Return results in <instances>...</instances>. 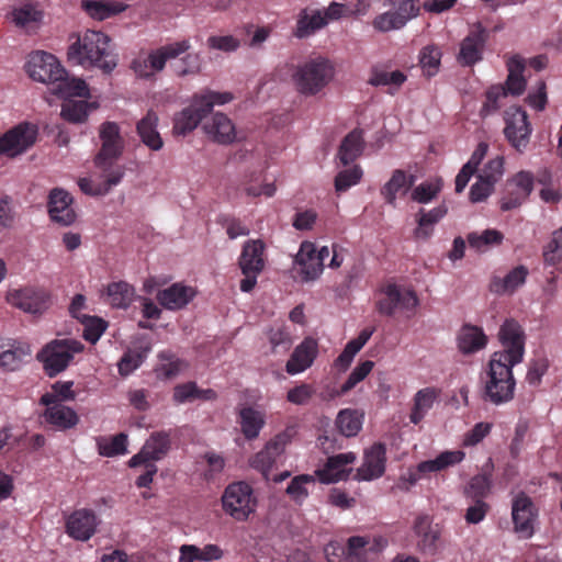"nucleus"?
<instances>
[{
  "mask_svg": "<svg viewBox=\"0 0 562 562\" xmlns=\"http://www.w3.org/2000/svg\"><path fill=\"white\" fill-rule=\"evenodd\" d=\"M110 41V37L101 31L87 30L69 45L68 61L86 69L99 68L110 74L116 67L115 56L109 47Z\"/></svg>",
  "mask_w": 562,
  "mask_h": 562,
  "instance_id": "1",
  "label": "nucleus"
},
{
  "mask_svg": "<svg viewBox=\"0 0 562 562\" xmlns=\"http://www.w3.org/2000/svg\"><path fill=\"white\" fill-rule=\"evenodd\" d=\"M99 139L101 145L93 159L94 166L110 186H117L125 175V168L117 164L125 147L119 124L111 121L102 123Z\"/></svg>",
  "mask_w": 562,
  "mask_h": 562,
  "instance_id": "2",
  "label": "nucleus"
},
{
  "mask_svg": "<svg viewBox=\"0 0 562 562\" xmlns=\"http://www.w3.org/2000/svg\"><path fill=\"white\" fill-rule=\"evenodd\" d=\"M491 359L485 371L481 374V398L484 403L499 406L509 403L515 396L516 380L513 368L516 364H509L502 360V355Z\"/></svg>",
  "mask_w": 562,
  "mask_h": 562,
  "instance_id": "3",
  "label": "nucleus"
},
{
  "mask_svg": "<svg viewBox=\"0 0 562 562\" xmlns=\"http://www.w3.org/2000/svg\"><path fill=\"white\" fill-rule=\"evenodd\" d=\"M83 348L80 341L72 338L53 339L37 352L36 360L42 363L48 378H55L69 367L75 355L82 352Z\"/></svg>",
  "mask_w": 562,
  "mask_h": 562,
  "instance_id": "4",
  "label": "nucleus"
},
{
  "mask_svg": "<svg viewBox=\"0 0 562 562\" xmlns=\"http://www.w3.org/2000/svg\"><path fill=\"white\" fill-rule=\"evenodd\" d=\"M221 501L224 513L236 521L248 520L258 505L252 486L245 481L228 484Z\"/></svg>",
  "mask_w": 562,
  "mask_h": 562,
  "instance_id": "5",
  "label": "nucleus"
},
{
  "mask_svg": "<svg viewBox=\"0 0 562 562\" xmlns=\"http://www.w3.org/2000/svg\"><path fill=\"white\" fill-rule=\"evenodd\" d=\"M334 76V67L324 57L311 59L300 66L293 74L297 91L305 95H314L328 85Z\"/></svg>",
  "mask_w": 562,
  "mask_h": 562,
  "instance_id": "6",
  "label": "nucleus"
},
{
  "mask_svg": "<svg viewBox=\"0 0 562 562\" xmlns=\"http://www.w3.org/2000/svg\"><path fill=\"white\" fill-rule=\"evenodd\" d=\"M190 47L191 43L189 40L160 46L150 50L146 58L133 60L132 69L138 77L149 79L162 71L169 59L178 58L180 55L187 53Z\"/></svg>",
  "mask_w": 562,
  "mask_h": 562,
  "instance_id": "7",
  "label": "nucleus"
},
{
  "mask_svg": "<svg viewBox=\"0 0 562 562\" xmlns=\"http://www.w3.org/2000/svg\"><path fill=\"white\" fill-rule=\"evenodd\" d=\"M266 245L261 239L245 241L238 258V267L244 276L239 288L243 292H250L257 284L258 276L263 271Z\"/></svg>",
  "mask_w": 562,
  "mask_h": 562,
  "instance_id": "8",
  "label": "nucleus"
},
{
  "mask_svg": "<svg viewBox=\"0 0 562 562\" xmlns=\"http://www.w3.org/2000/svg\"><path fill=\"white\" fill-rule=\"evenodd\" d=\"M465 458L462 450H447L439 453L432 460L419 462L415 468L408 469L407 473L403 474L398 481V487L408 491L419 480L429 477L431 473L441 472L450 467L461 463Z\"/></svg>",
  "mask_w": 562,
  "mask_h": 562,
  "instance_id": "9",
  "label": "nucleus"
},
{
  "mask_svg": "<svg viewBox=\"0 0 562 562\" xmlns=\"http://www.w3.org/2000/svg\"><path fill=\"white\" fill-rule=\"evenodd\" d=\"M38 128L22 122L0 135V156L13 159L27 151L37 139Z\"/></svg>",
  "mask_w": 562,
  "mask_h": 562,
  "instance_id": "10",
  "label": "nucleus"
},
{
  "mask_svg": "<svg viewBox=\"0 0 562 562\" xmlns=\"http://www.w3.org/2000/svg\"><path fill=\"white\" fill-rule=\"evenodd\" d=\"M498 338L503 350L495 351L492 357L508 361L509 364H518L522 361L525 355V331L515 319H506L501 326Z\"/></svg>",
  "mask_w": 562,
  "mask_h": 562,
  "instance_id": "11",
  "label": "nucleus"
},
{
  "mask_svg": "<svg viewBox=\"0 0 562 562\" xmlns=\"http://www.w3.org/2000/svg\"><path fill=\"white\" fill-rule=\"evenodd\" d=\"M504 135L508 143L519 153H522L530 140L532 127L528 114L521 106H509L504 112Z\"/></svg>",
  "mask_w": 562,
  "mask_h": 562,
  "instance_id": "12",
  "label": "nucleus"
},
{
  "mask_svg": "<svg viewBox=\"0 0 562 562\" xmlns=\"http://www.w3.org/2000/svg\"><path fill=\"white\" fill-rule=\"evenodd\" d=\"M419 301L413 290H402L394 283L381 289L375 306L381 315L393 316L396 311H414Z\"/></svg>",
  "mask_w": 562,
  "mask_h": 562,
  "instance_id": "13",
  "label": "nucleus"
},
{
  "mask_svg": "<svg viewBox=\"0 0 562 562\" xmlns=\"http://www.w3.org/2000/svg\"><path fill=\"white\" fill-rule=\"evenodd\" d=\"M25 67L29 76L33 80L52 87L56 80L66 75V69L61 66L57 57L42 50L31 54Z\"/></svg>",
  "mask_w": 562,
  "mask_h": 562,
  "instance_id": "14",
  "label": "nucleus"
},
{
  "mask_svg": "<svg viewBox=\"0 0 562 562\" xmlns=\"http://www.w3.org/2000/svg\"><path fill=\"white\" fill-rule=\"evenodd\" d=\"M7 301L23 312L42 314L49 307L50 295L44 289L26 286L8 292Z\"/></svg>",
  "mask_w": 562,
  "mask_h": 562,
  "instance_id": "15",
  "label": "nucleus"
},
{
  "mask_svg": "<svg viewBox=\"0 0 562 562\" xmlns=\"http://www.w3.org/2000/svg\"><path fill=\"white\" fill-rule=\"evenodd\" d=\"M291 441V434L288 431L276 435L268 441L262 450L257 452L249 460L252 469L259 471L266 480L269 479V472L283 454L285 447Z\"/></svg>",
  "mask_w": 562,
  "mask_h": 562,
  "instance_id": "16",
  "label": "nucleus"
},
{
  "mask_svg": "<svg viewBox=\"0 0 562 562\" xmlns=\"http://www.w3.org/2000/svg\"><path fill=\"white\" fill-rule=\"evenodd\" d=\"M512 517L514 529L521 538L528 539L533 535L537 510L531 498L522 492L513 499Z\"/></svg>",
  "mask_w": 562,
  "mask_h": 562,
  "instance_id": "17",
  "label": "nucleus"
},
{
  "mask_svg": "<svg viewBox=\"0 0 562 562\" xmlns=\"http://www.w3.org/2000/svg\"><path fill=\"white\" fill-rule=\"evenodd\" d=\"M170 447V432L165 430L155 431L145 441L139 452L130 459L128 465L136 468L142 463L159 461L168 453Z\"/></svg>",
  "mask_w": 562,
  "mask_h": 562,
  "instance_id": "18",
  "label": "nucleus"
},
{
  "mask_svg": "<svg viewBox=\"0 0 562 562\" xmlns=\"http://www.w3.org/2000/svg\"><path fill=\"white\" fill-rule=\"evenodd\" d=\"M387 544L383 537L353 536L347 541V562H372Z\"/></svg>",
  "mask_w": 562,
  "mask_h": 562,
  "instance_id": "19",
  "label": "nucleus"
},
{
  "mask_svg": "<svg viewBox=\"0 0 562 562\" xmlns=\"http://www.w3.org/2000/svg\"><path fill=\"white\" fill-rule=\"evenodd\" d=\"M353 452L338 453L328 457L324 467L315 471V476L323 484L337 483L347 480L352 471L349 468L356 461Z\"/></svg>",
  "mask_w": 562,
  "mask_h": 562,
  "instance_id": "20",
  "label": "nucleus"
},
{
  "mask_svg": "<svg viewBox=\"0 0 562 562\" xmlns=\"http://www.w3.org/2000/svg\"><path fill=\"white\" fill-rule=\"evenodd\" d=\"M99 520L92 509L72 512L66 519V533L77 541H88L97 531Z\"/></svg>",
  "mask_w": 562,
  "mask_h": 562,
  "instance_id": "21",
  "label": "nucleus"
},
{
  "mask_svg": "<svg viewBox=\"0 0 562 562\" xmlns=\"http://www.w3.org/2000/svg\"><path fill=\"white\" fill-rule=\"evenodd\" d=\"M385 445L376 442L364 451L363 463L357 470L353 479L357 481H372L379 479L385 472Z\"/></svg>",
  "mask_w": 562,
  "mask_h": 562,
  "instance_id": "22",
  "label": "nucleus"
},
{
  "mask_svg": "<svg viewBox=\"0 0 562 562\" xmlns=\"http://www.w3.org/2000/svg\"><path fill=\"white\" fill-rule=\"evenodd\" d=\"M318 356V342L313 337H305L292 351L285 364V371L291 374L304 372L311 368Z\"/></svg>",
  "mask_w": 562,
  "mask_h": 562,
  "instance_id": "23",
  "label": "nucleus"
},
{
  "mask_svg": "<svg viewBox=\"0 0 562 562\" xmlns=\"http://www.w3.org/2000/svg\"><path fill=\"white\" fill-rule=\"evenodd\" d=\"M487 31L479 24L469 35L463 38L460 45L458 61L462 66H472L482 59Z\"/></svg>",
  "mask_w": 562,
  "mask_h": 562,
  "instance_id": "24",
  "label": "nucleus"
},
{
  "mask_svg": "<svg viewBox=\"0 0 562 562\" xmlns=\"http://www.w3.org/2000/svg\"><path fill=\"white\" fill-rule=\"evenodd\" d=\"M71 195L63 189H53L48 196V213L50 218L64 226L71 225L76 213L71 206Z\"/></svg>",
  "mask_w": 562,
  "mask_h": 562,
  "instance_id": "25",
  "label": "nucleus"
},
{
  "mask_svg": "<svg viewBox=\"0 0 562 562\" xmlns=\"http://www.w3.org/2000/svg\"><path fill=\"white\" fill-rule=\"evenodd\" d=\"M206 135L215 143L232 144L236 139V130L232 120L224 113L216 112L203 124Z\"/></svg>",
  "mask_w": 562,
  "mask_h": 562,
  "instance_id": "26",
  "label": "nucleus"
},
{
  "mask_svg": "<svg viewBox=\"0 0 562 562\" xmlns=\"http://www.w3.org/2000/svg\"><path fill=\"white\" fill-rule=\"evenodd\" d=\"M195 296L193 288L182 283H173L158 292L157 300L167 310L177 311L188 305Z\"/></svg>",
  "mask_w": 562,
  "mask_h": 562,
  "instance_id": "27",
  "label": "nucleus"
},
{
  "mask_svg": "<svg viewBox=\"0 0 562 562\" xmlns=\"http://www.w3.org/2000/svg\"><path fill=\"white\" fill-rule=\"evenodd\" d=\"M201 109L202 106L195 97H193L191 104L175 115L172 126L173 134L186 136L188 133L195 130L206 116L205 112Z\"/></svg>",
  "mask_w": 562,
  "mask_h": 562,
  "instance_id": "28",
  "label": "nucleus"
},
{
  "mask_svg": "<svg viewBox=\"0 0 562 562\" xmlns=\"http://www.w3.org/2000/svg\"><path fill=\"white\" fill-rule=\"evenodd\" d=\"M414 181V176L407 175L402 169H396L391 179L381 188L380 193L387 204L395 206L397 195H405Z\"/></svg>",
  "mask_w": 562,
  "mask_h": 562,
  "instance_id": "29",
  "label": "nucleus"
},
{
  "mask_svg": "<svg viewBox=\"0 0 562 562\" xmlns=\"http://www.w3.org/2000/svg\"><path fill=\"white\" fill-rule=\"evenodd\" d=\"M157 125L158 115L151 110L136 124V132L142 143L154 151L164 147V140L157 131Z\"/></svg>",
  "mask_w": 562,
  "mask_h": 562,
  "instance_id": "30",
  "label": "nucleus"
},
{
  "mask_svg": "<svg viewBox=\"0 0 562 562\" xmlns=\"http://www.w3.org/2000/svg\"><path fill=\"white\" fill-rule=\"evenodd\" d=\"M296 260L301 266L303 279L306 281L315 280L324 270V263L316 256V248L313 243H302Z\"/></svg>",
  "mask_w": 562,
  "mask_h": 562,
  "instance_id": "31",
  "label": "nucleus"
},
{
  "mask_svg": "<svg viewBox=\"0 0 562 562\" xmlns=\"http://www.w3.org/2000/svg\"><path fill=\"white\" fill-rule=\"evenodd\" d=\"M528 274V268L519 265L512 269L504 278L493 277L490 283V291L498 295L512 294L525 284Z\"/></svg>",
  "mask_w": 562,
  "mask_h": 562,
  "instance_id": "32",
  "label": "nucleus"
},
{
  "mask_svg": "<svg viewBox=\"0 0 562 562\" xmlns=\"http://www.w3.org/2000/svg\"><path fill=\"white\" fill-rule=\"evenodd\" d=\"M508 75L503 85L507 91V95H521L526 90L527 81L524 77L526 68L525 59L519 55L510 56L506 61Z\"/></svg>",
  "mask_w": 562,
  "mask_h": 562,
  "instance_id": "33",
  "label": "nucleus"
},
{
  "mask_svg": "<svg viewBox=\"0 0 562 562\" xmlns=\"http://www.w3.org/2000/svg\"><path fill=\"white\" fill-rule=\"evenodd\" d=\"M364 148L363 132L360 128H355L348 133L338 149V158L344 166H348L355 161Z\"/></svg>",
  "mask_w": 562,
  "mask_h": 562,
  "instance_id": "34",
  "label": "nucleus"
},
{
  "mask_svg": "<svg viewBox=\"0 0 562 562\" xmlns=\"http://www.w3.org/2000/svg\"><path fill=\"white\" fill-rule=\"evenodd\" d=\"M486 344L487 337L477 326L464 325L458 335V347L464 355L474 353L483 349Z\"/></svg>",
  "mask_w": 562,
  "mask_h": 562,
  "instance_id": "35",
  "label": "nucleus"
},
{
  "mask_svg": "<svg viewBox=\"0 0 562 562\" xmlns=\"http://www.w3.org/2000/svg\"><path fill=\"white\" fill-rule=\"evenodd\" d=\"M415 535L419 538L418 547L424 552H434L439 532L434 529L431 518L428 515L416 517L413 526Z\"/></svg>",
  "mask_w": 562,
  "mask_h": 562,
  "instance_id": "36",
  "label": "nucleus"
},
{
  "mask_svg": "<svg viewBox=\"0 0 562 562\" xmlns=\"http://www.w3.org/2000/svg\"><path fill=\"white\" fill-rule=\"evenodd\" d=\"M31 352L30 345L25 342H10L7 349L0 347V368L14 371L19 369L26 357L31 356Z\"/></svg>",
  "mask_w": 562,
  "mask_h": 562,
  "instance_id": "37",
  "label": "nucleus"
},
{
  "mask_svg": "<svg viewBox=\"0 0 562 562\" xmlns=\"http://www.w3.org/2000/svg\"><path fill=\"white\" fill-rule=\"evenodd\" d=\"M81 9L92 19L103 21L125 10V5L115 1L82 0Z\"/></svg>",
  "mask_w": 562,
  "mask_h": 562,
  "instance_id": "38",
  "label": "nucleus"
},
{
  "mask_svg": "<svg viewBox=\"0 0 562 562\" xmlns=\"http://www.w3.org/2000/svg\"><path fill=\"white\" fill-rule=\"evenodd\" d=\"M50 90L54 94L65 100H69L72 97H89V88L85 80L69 78L67 71L65 76L56 80Z\"/></svg>",
  "mask_w": 562,
  "mask_h": 562,
  "instance_id": "39",
  "label": "nucleus"
},
{
  "mask_svg": "<svg viewBox=\"0 0 562 562\" xmlns=\"http://www.w3.org/2000/svg\"><path fill=\"white\" fill-rule=\"evenodd\" d=\"M217 397L212 389H200L195 382L179 384L173 389V400L177 403H188L195 400L213 401Z\"/></svg>",
  "mask_w": 562,
  "mask_h": 562,
  "instance_id": "40",
  "label": "nucleus"
},
{
  "mask_svg": "<svg viewBox=\"0 0 562 562\" xmlns=\"http://www.w3.org/2000/svg\"><path fill=\"white\" fill-rule=\"evenodd\" d=\"M45 420L59 428V429H69L78 424V415L77 413L65 405H53L45 409L44 412Z\"/></svg>",
  "mask_w": 562,
  "mask_h": 562,
  "instance_id": "41",
  "label": "nucleus"
},
{
  "mask_svg": "<svg viewBox=\"0 0 562 562\" xmlns=\"http://www.w3.org/2000/svg\"><path fill=\"white\" fill-rule=\"evenodd\" d=\"M447 214L446 205L441 204L432 210L425 212L423 209L419 212L417 220V227L414 231V236L417 239H427L432 234V226L438 223Z\"/></svg>",
  "mask_w": 562,
  "mask_h": 562,
  "instance_id": "42",
  "label": "nucleus"
},
{
  "mask_svg": "<svg viewBox=\"0 0 562 562\" xmlns=\"http://www.w3.org/2000/svg\"><path fill=\"white\" fill-rule=\"evenodd\" d=\"M239 424L245 438L252 440L259 436L265 426V417L252 407H245L239 412Z\"/></svg>",
  "mask_w": 562,
  "mask_h": 562,
  "instance_id": "43",
  "label": "nucleus"
},
{
  "mask_svg": "<svg viewBox=\"0 0 562 562\" xmlns=\"http://www.w3.org/2000/svg\"><path fill=\"white\" fill-rule=\"evenodd\" d=\"M326 24L327 21L321 11L317 10L312 14H308L307 10L304 9L299 15L294 35L299 38L307 37L314 34L317 30L324 27Z\"/></svg>",
  "mask_w": 562,
  "mask_h": 562,
  "instance_id": "44",
  "label": "nucleus"
},
{
  "mask_svg": "<svg viewBox=\"0 0 562 562\" xmlns=\"http://www.w3.org/2000/svg\"><path fill=\"white\" fill-rule=\"evenodd\" d=\"M437 397V392L432 387L419 390L414 396V406L412 408L409 419L413 424H419L428 411L432 407Z\"/></svg>",
  "mask_w": 562,
  "mask_h": 562,
  "instance_id": "45",
  "label": "nucleus"
},
{
  "mask_svg": "<svg viewBox=\"0 0 562 562\" xmlns=\"http://www.w3.org/2000/svg\"><path fill=\"white\" fill-rule=\"evenodd\" d=\"M492 488V479L487 473H480L470 479L463 488L467 501H485Z\"/></svg>",
  "mask_w": 562,
  "mask_h": 562,
  "instance_id": "46",
  "label": "nucleus"
},
{
  "mask_svg": "<svg viewBox=\"0 0 562 562\" xmlns=\"http://www.w3.org/2000/svg\"><path fill=\"white\" fill-rule=\"evenodd\" d=\"M92 108V103L86 100L69 99L64 101L60 115L69 123H82L87 120Z\"/></svg>",
  "mask_w": 562,
  "mask_h": 562,
  "instance_id": "47",
  "label": "nucleus"
},
{
  "mask_svg": "<svg viewBox=\"0 0 562 562\" xmlns=\"http://www.w3.org/2000/svg\"><path fill=\"white\" fill-rule=\"evenodd\" d=\"M507 91L502 85L491 86L485 91V101L480 110V115L486 117L496 113L502 106L506 104Z\"/></svg>",
  "mask_w": 562,
  "mask_h": 562,
  "instance_id": "48",
  "label": "nucleus"
},
{
  "mask_svg": "<svg viewBox=\"0 0 562 562\" xmlns=\"http://www.w3.org/2000/svg\"><path fill=\"white\" fill-rule=\"evenodd\" d=\"M471 248L479 252L485 251L491 246H498L504 240V235L497 229H485L482 233L472 232L467 236Z\"/></svg>",
  "mask_w": 562,
  "mask_h": 562,
  "instance_id": "49",
  "label": "nucleus"
},
{
  "mask_svg": "<svg viewBox=\"0 0 562 562\" xmlns=\"http://www.w3.org/2000/svg\"><path fill=\"white\" fill-rule=\"evenodd\" d=\"M98 452L102 457H115L127 452V435L120 432L112 437H100L97 440Z\"/></svg>",
  "mask_w": 562,
  "mask_h": 562,
  "instance_id": "50",
  "label": "nucleus"
},
{
  "mask_svg": "<svg viewBox=\"0 0 562 562\" xmlns=\"http://www.w3.org/2000/svg\"><path fill=\"white\" fill-rule=\"evenodd\" d=\"M261 175L252 171L249 175H245L243 181L240 182V187L244 192L251 198H258L260 195H265L267 198H271L276 193V186L273 183H260Z\"/></svg>",
  "mask_w": 562,
  "mask_h": 562,
  "instance_id": "51",
  "label": "nucleus"
},
{
  "mask_svg": "<svg viewBox=\"0 0 562 562\" xmlns=\"http://www.w3.org/2000/svg\"><path fill=\"white\" fill-rule=\"evenodd\" d=\"M108 301L113 307L126 308L134 296V289L126 282H113L108 285Z\"/></svg>",
  "mask_w": 562,
  "mask_h": 562,
  "instance_id": "52",
  "label": "nucleus"
},
{
  "mask_svg": "<svg viewBox=\"0 0 562 562\" xmlns=\"http://www.w3.org/2000/svg\"><path fill=\"white\" fill-rule=\"evenodd\" d=\"M336 425L340 434L346 437H353L361 430L362 415L356 409H342L336 418Z\"/></svg>",
  "mask_w": 562,
  "mask_h": 562,
  "instance_id": "53",
  "label": "nucleus"
},
{
  "mask_svg": "<svg viewBox=\"0 0 562 562\" xmlns=\"http://www.w3.org/2000/svg\"><path fill=\"white\" fill-rule=\"evenodd\" d=\"M406 79V75L401 70L386 71L373 68L368 82L373 87L390 86L397 90Z\"/></svg>",
  "mask_w": 562,
  "mask_h": 562,
  "instance_id": "54",
  "label": "nucleus"
},
{
  "mask_svg": "<svg viewBox=\"0 0 562 562\" xmlns=\"http://www.w3.org/2000/svg\"><path fill=\"white\" fill-rule=\"evenodd\" d=\"M158 359L161 361L159 367L156 369L157 374L166 379L175 378L180 371L187 367V363L176 358L170 350H164L158 353Z\"/></svg>",
  "mask_w": 562,
  "mask_h": 562,
  "instance_id": "55",
  "label": "nucleus"
},
{
  "mask_svg": "<svg viewBox=\"0 0 562 562\" xmlns=\"http://www.w3.org/2000/svg\"><path fill=\"white\" fill-rule=\"evenodd\" d=\"M441 50L435 45H428L420 50L419 63L424 74L427 77H432L439 71Z\"/></svg>",
  "mask_w": 562,
  "mask_h": 562,
  "instance_id": "56",
  "label": "nucleus"
},
{
  "mask_svg": "<svg viewBox=\"0 0 562 562\" xmlns=\"http://www.w3.org/2000/svg\"><path fill=\"white\" fill-rule=\"evenodd\" d=\"M315 476L310 474H301L294 476L289 483L285 492L292 501L301 504L307 496L308 491L306 488L307 483H314Z\"/></svg>",
  "mask_w": 562,
  "mask_h": 562,
  "instance_id": "57",
  "label": "nucleus"
},
{
  "mask_svg": "<svg viewBox=\"0 0 562 562\" xmlns=\"http://www.w3.org/2000/svg\"><path fill=\"white\" fill-rule=\"evenodd\" d=\"M150 351V347H146L143 351L128 350L126 351L120 362H119V372L121 375L125 376L131 374L134 370L139 368L146 358V355Z\"/></svg>",
  "mask_w": 562,
  "mask_h": 562,
  "instance_id": "58",
  "label": "nucleus"
},
{
  "mask_svg": "<svg viewBox=\"0 0 562 562\" xmlns=\"http://www.w3.org/2000/svg\"><path fill=\"white\" fill-rule=\"evenodd\" d=\"M202 59L198 53H188L175 66V74L178 77L196 75L201 71Z\"/></svg>",
  "mask_w": 562,
  "mask_h": 562,
  "instance_id": "59",
  "label": "nucleus"
},
{
  "mask_svg": "<svg viewBox=\"0 0 562 562\" xmlns=\"http://www.w3.org/2000/svg\"><path fill=\"white\" fill-rule=\"evenodd\" d=\"M543 260L551 266L562 261V227L553 232L551 240L544 247Z\"/></svg>",
  "mask_w": 562,
  "mask_h": 562,
  "instance_id": "60",
  "label": "nucleus"
},
{
  "mask_svg": "<svg viewBox=\"0 0 562 562\" xmlns=\"http://www.w3.org/2000/svg\"><path fill=\"white\" fill-rule=\"evenodd\" d=\"M362 178V169L359 166H353L345 169L335 178V189L337 192H345L350 187L357 184Z\"/></svg>",
  "mask_w": 562,
  "mask_h": 562,
  "instance_id": "61",
  "label": "nucleus"
},
{
  "mask_svg": "<svg viewBox=\"0 0 562 562\" xmlns=\"http://www.w3.org/2000/svg\"><path fill=\"white\" fill-rule=\"evenodd\" d=\"M194 97L202 106L201 110L204 111L206 115L212 112L215 104H225L233 100V94L229 92L207 91L206 93L195 94Z\"/></svg>",
  "mask_w": 562,
  "mask_h": 562,
  "instance_id": "62",
  "label": "nucleus"
},
{
  "mask_svg": "<svg viewBox=\"0 0 562 562\" xmlns=\"http://www.w3.org/2000/svg\"><path fill=\"white\" fill-rule=\"evenodd\" d=\"M372 26L374 30L385 33L404 27V21L396 15L395 11H387L376 15L372 21Z\"/></svg>",
  "mask_w": 562,
  "mask_h": 562,
  "instance_id": "63",
  "label": "nucleus"
},
{
  "mask_svg": "<svg viewBox=\"0 0 562 562\" xmlns=\"http://www.w3.org/2000/svg\"><path fill=\"white\" fill-rule=\"evenodd\" d=\"M316 394V390L312 384L301 383L286 393V401L294 405H306Z\"/></svg>",
  "mask_w": 562,
  "mask_h": 562,
  "instance_id": "64",
  "label": "nucleus"
}]
</instances>
